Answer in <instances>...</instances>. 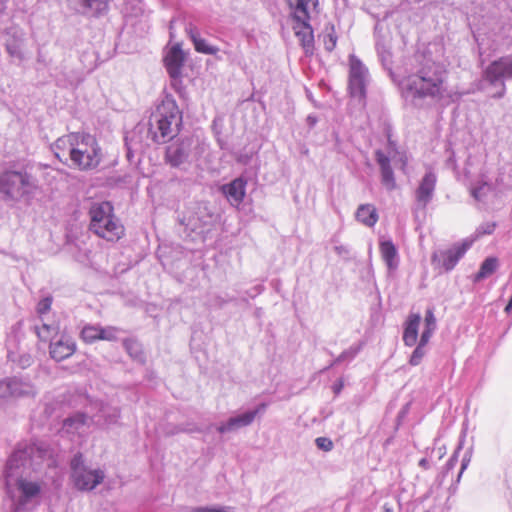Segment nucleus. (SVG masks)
<instances>
[{"label": "nucleus", "mask_w": 512, "mask_h": 512, "mask_svg": "<svg viewBox=\"0 0 512 512\" xmlns=\"http://www.w3.org/2000/svg\"><path fill=\"white\" fill-rule=\"evenodd\" d=\"M56 158L80 171L99 166L103 153L97 139L88 133L72 132L59 137L52 145Z\"/></svg>", "instance_id": "f257e3e1"}, {"label": "nucleus", "mask_w": 512, "mask_h": 512, "mask_svg": "<svg viewBox=\"0 0 512 512\" xmlns=\"http://www.w3.org/2000/svg\"><path fill=\"white\" fill-rule=\"evenodd\" d=\"M448 70L435 61H426L407 78L406 89L413 98L431 99L435 102L451 103L453 93L446 87Z\"/></svg>", "instance_id": "f03ea898"}, {"label": "nucleus", "mask_w": 512, "mask_h": 512, "mask_svg": "<svg viewBox=\"0 0 512 512\" xmlns=\"http://www.w3.org/2000/svg\"><path fill=\"white\" fill-rule=\"evenodd\" d=\"M182 113L176 101L166 96L157 106L150 120V133L155 143L163 144L173 139L180 130Z\"/></svg>", "instance_id": "7ed1b4c3"}, {"label": "nucleus", "mask_w": 512, "mask_h": 512, "mask_svg": "<svg viewBox=\"0 0 512 512\" xmlns=\"http://www.w3.org/2000/svg\"><path fill=\"white\" fill-rule=\"evenodd\" d=\"M89 230L107 242H118L125 236V227L108 201L94 203L89 209Z\"/></svg>", "instance_id": "20e7f679"}, {"label": "nucleus", "mask_w": 512, "mask_h": 512, "mask_svg": "<svg viewBox=\"0 0 512 512\" xmlns=\"http://www.w3.org/2000/svg\"><path fill=\"white\" fill-rule=\"evenodd\" d=\"M35 189V181L26 170L7 169L0 173V197L4 202H19Z\"/></svg>", "instance_id": "39448f33"}, {"label": "nucleus", "mask_w": 512, "mask_h": 512, "mask_svg": "<svg viewBox=\"0 0 512 512\" xmlns=\"http://www.w3.org/2000/svg\"><path fill=\"white\" fill-rule=\"evenodd\" d=\"M317 6L318 0H298L294 12H292V18L296 23L293 26V30L306 54H312L314 50L313 30L309 25V9L311 7L315 9Z\"/></svg>", "instance_id": "423d86ee"}, {"label": "nucleus", "mask_w": 512, "mask_h": 512, "mask_svg": "<svg viewBox=\"0 0 512 512\" xmlns=\"http://www.w3.org/2000/svg\"><path fill=\"white\" fill-rule=\"evenodd\" d=\"M71 470L74 485L82 491L93 490L104 479V472L102 470H91L85 466L81 453L76 454L71 460Z\"/></svg>", "instance_id": "0eeeda50"}, {"label": "nucleus", "mask_w": 512, "mask_h": 512, "mask_svg": "<svg viewBox=\"0 0 512 512\" xmlns=\"http://www.w3.org/2000/svg\"><path fill=\"white\" fill-rule=\"evenodd\" d=\"M469 248L466 242L455 244L451 248L443 251L433 253L431 260L432 264L444 271L452 270L458 261L464 256Z\"/></svg>", "instance_id": "6e6552de"}, {"label": "nucleus", "mask_w": 512, "mask_h": 512, "mask_svg": "<svg viewBox=\"0 0 512 512\" xmlns=\"http://www.w3.org/2000/svg\"><path fill=\"white\" fill-rule=\"evenodd\" d=\"M118 329L116 327H102L86 324L80 331L79 337L86 344H92L99 340L116 341Z\"/></svg>", "instance_id": "1a4fd4ad"}, {"label": "nucleus", "mask_w": 512, "mask_h": 512, "mask_svg": "<svg viewBox=\"0 0 512 512\" xmlns=\"http://www.w3.org/2000/svg\"><path fill=\"white\" fill-rule=\"evenodd\" d=\"M76 342L66 333L61 334L59 339L51 341L49 353L51 358L56 361H62L71 357L76 352Z\"/></svg>", "instance_id": "9d476101"}, {"label": "nucleus", "mask_w": 512, "mask_h": 512, "mask_svg": "<svg viewBox=\"0 0 512 512\" xmlns=\"http://www.w3.org/2000/svg\"><path fill=\"white\" fill-rule=\"evenodd\" d=\"M185 62V53L181 49V44H174L164 57V65L169 76L177 79L181 76V70Z\"/></svg>", "instance_id": "9b49d317"}, {"label": "nucleus", "mask_w": 512, "mask_h": 512, "mask_svg": "<svg viewBox=\"0 0 512 512\" xmlns=\"http://www.w3.org/2000/svg\"><path fill=\"white\" fill-rule=\"evenodd\" d=\"M436 183L437 176L432 171H427L420 180L415 191V197L422 207H426V205L431 201L436 188Z\"/></svg>", "instance_id": "f8f14e48"}, {"label": "nucleus", "mask_w": 512, "mask_h": 512, "mask_svg": "<svg viewBox=\"0 0 512 512\" xmlns=\"http://www.w3.org/2000/svg\"><path fill=\"white\" fill-rule=\"evenodd\" d=\"M349 88L353 95L363 96L365 93V68L358 60L350 62Z\"/></svg>", "instance_id": "ddd939ff"}, {"label": "nucleus", "mask_w": 512, "mask_h": 512, "mask_svg": "<svg viewBox=\"0 0 512 512\" xmlns=\"http://www.w3.org/2000/svg\"><path fill=\"white\" fill-rule=\"evenodd\" d=\"M189 145L184 141L170 144L166 148L165 162L170 166L180 167L188 158Z\"/></svg>", "instance_id": "4468645a"}, {"label": "nucleus", "mask_w": 512, "mask_h": 512, "mask_svg": "<svg viewBox=\"0 0 512 512\" xmlns=\"http://www.w3.org/2000/svg\"><path fill=\"white\" fill-rule=\"evenodd\" d=\"M376 161L380 167L381 172V181L382 184L388 190H394L396 188V181L394 177V173L392 167L390 165V159L385 153L381 150H377L375 152Z\"/></svg>", "instance_id": "2eb2a0df"}, {"label": "nucleus", "mask_w": 512, "mask_h": 512, "mask_svg": "<svg viewBox=\"0 0 512 512\" xmlns=\"http://www.w3.org/2000/svg\"><path fill=\"white\" fill-rule=\"evenodd\" d=\"M246 181L236 178L231 183L221 187L222 193L232 205H239L245 197Z\"/></svg>", "instance_id": "dca6fc26"}, {"label": "nucleus", "mask_w": 512, "mask_h": 512, "mask_svg": "<svg viewBox=\"0 0 512 512\" xmlns=\"http://www.w3.org/2000/svg\"><path fill=\"white\" fill-rule=\"evenodd\" d=\"M264 407H265V405L262 404L259 406V408H257L254 411L246 412L242 415L230 418L226 424H223L218 427V431L220 433H224V432H227V431L239 428V427H244V426L251 424L253 422V420L255 419L256 415L259 413V411L261 409H264Z\"/></svg>", "instance_id": "f3484780"}, {"label": "nucleus", "mask_w": 512, "mask_h": 512, "mask_svg": "<svg viewBox=\"0 0 512 512\" xmlns=\"http://www.w3.org/2000/svg\"><path fill=\"white\" fill-rule=\"evenodd\" d=\"M186 32L198 53L216 55L219 52L218 47L210 45L204 38L200 36L198 29L195 26L190 25L186 29Z\"/></svg>", "instance_id": "a211bd4d"}, {"label": "nucleus", "mask_w": 512, "mask_h": 512, "mask_svg": "<svg viewBox=\"0 0 512 512\" xmlns=\"http://www.w3.org/2000/svg\"><path fill=\"white\" fill-rule=\"evenodd\" d=\"M421 317L419 314H409L404 325L403 342L406 346L412 347L418 339V329Z\"/></svg>", "instance_id": "6ab92c4d"}, {"label": "nucleus", "mask_w": 512, "mask_h": 512, "mask_svg": "<svg viewBox=\"0 0 512 512\" xmlns=\"http://www.w3.org/2000/svg\"><path fill=\"white\" fill-rule=\"evenodd\" d=\"M356 218L362 224L372 227L378 221L377 210L371 204L360 205L356 212Z\"/></svg>", "instance_id": "aec40b11"}, {"label": "nucleus", "mask_w": 512, "mask_h": 512, "mask_svg": "<svg viewBox=\"0 0 512 512\" xmlns=\"http://www.w3.org/2000/svg\"><path fill=\"white\" fill-rule=\"evenodd\" d=\"M17 488L25 500L37 497L41 493V483L26 478L17 480Z\"/></svg>", "instance_id": "412c9836"}, {"label": "nucleus", "mask_w": 512, "mask_h": 512, "mask_svg": "<svg viewBox=\"0 0 512 512\" xmlns=\"http://www.w3.org/2000/svg\"><path fill=\"white\" fill-rule=\"evenodd\" d=\"M379 250L381 257L387 264L388 268H395L397 266V249L393 242L390 240L380 242Z\"/></svg>", "instance_id": "4be33fe9"}, {"label": "nucleus", "mask_w": 512, "mask_h": 512, "mask_svg": "<svg viewBox=\"0 0 512 512\" xmlns=\"http://www.w3.org/2000/svg\"><path fill=\"white\" fill-rule=\"evenodd\" d=\"M499 261L496 257H487L481 264L475 275V281H480L492 275L498 268Z\"/></svg>", "instance_id": "5701e85b"}, {"label": "nucleus", "mask_w": 512, "mask_h": 512, "mask_svg": "<svg viewBox=\"0 0 512 512\" xmlns=\"http://www.w3.org/2000/svg\"><path fill=\"white\" fill-rule=\"evenodd\" d=\"M507 72V64L505 61L503 60H498V61H494L493 63H491L487 70H486V75H487V78L490 80V81H495L499 78H501L502 76H504Z\"/></svg>", "instance_id": "b1692460"}, {"label": "nucleus", "mask_w": 512, "mask_h": 512, "mask_svg": "<svg viewBox=\"0 0 512 512\" xmlns=\"http://www.w3.org/2000/svg\"><path fill=\"white\" fill-rule=\"evenodd\" d=\"M424 322L425 329L421 337H423V343H428L436 328V318L434 316V310L432 308L426 310Z\"/></svg>", "instance_id": "393cba45"}, {"label": "nucleus", "mask_w": 512, "mask_h": 512, "mask_svg": "<svg viewBox=\"0 0 512 512\" xmlns=\"http://www.w3.org/2000/svg\"><path fill=\"white\" fill-rule=\"evenodd\" d=\"M86 423V416L84 414H76L73 417L67 418L63 426L68 430H77L84 426Z\"/></svg>", "instance_id": "a878e982"}, {"label": "nucleus", "mask_w": 512, "mask_h": 512, "mask_svg": "<svg viewBox=\"0 0 512 512\" xmlns=\"http://www.w3.org/2000/svg\"><path fill=\"white\" fill-rule=\"evenodd\" d=\"M387 146H388V150H389V153H395V154H399V161L401 163V169L403 171H405L406 169V166L408 164V157L406 155L405 152H402V153H399L397 151V144L396 142L392 139L391 135L388 134L387 135Z\"/></svg>", "instance_id": "bb28decb"}, {"label": "nucleus", "mask_w": 512, "mask_h": 512, "mask_svg": "<svg viewBox=\"0 0 512 512\" xmlns=\"http://www.w3.org/2000/svg\"><path fill=\"white\" fill-rule=\"evenodd\" d=\"M426 345H427V343H423V337H420L419 344L415 348V350L413 351V353L410 357V360H409L410 365L417 366L421 363V361L425 355L424 347Z\"/></svg>", "instance_id": "cd10ccee"}, {"label": "nucleus", "mask_w": 512, "mask_h": 512, "mask_svg": "<svg viewBox=\"0 0 512 512\" xmlns=\"http://www.w3.org/2000/svg\"><path fill=\"white\" fill-rule=\"evenodd\" d=\"M82 5L86 9H95L96 14L107 9V1L102 0H83Z\"/></svg>", "instance_id": "c85d7f7f"}, {"label": "nucleus", "mask_w": 512, "mask_h": 512, "mask_svg": "<svg viewBox=\"0 0 512 512\" xmlns=\"http://www.w3.org/2000/svg\"><path fill=\"white\" fill-rule=\"evenodd\" d=\"M337 36L335 34L334 27L332 26L330 32L324 38V46L327 51H332L336 47Z\"/></svg>", "instance_id": "c756f323"}, {"label": "nucleus", "mask_w": 512, "mask_h": 512, "mask_svg": "<svg viewBox=\"0 0 512 512\" xmlns=\"http://www.w3.org/2000/svg\"><path fill=\"white\" fill-rule=\"evenodd\" d=\"M55 330L52 326L45 323L35 329L37 336L43 341H47Z\"/></svg>", "instance_id": "7c9ffc66"}, {"label": "nucleus", "mask_w": 512, "mask_h": 512, "mask_svg": "<svg viewBox=\"0 0 512 512\" xmlns=\"http://www.w3.org/2000/svg\"><path fill=\"white\" fill-rule=\"evenodd\" d=\"M316 446L325 452H329L333 449V442L327 437H318L315 440Z\"/></svg>", "instance_id": "2f4dec72"}, {"label": "nucleus", "mask_w": 512, "mask_h": 512, "mask_svg": "<svg viewBox=\"0 0 512 512\" xmlns=\"http://www.w3.org/2000/svg\"><path fill=\"white\" fill-rule=\"evenodd\" d=\"M52 305V298L46 297L41 299L37 304V313L40 315L46 314Z\"/></svg>", "instance_id": "473e14b6"}, {"label": "nucleus", "mask_w": 512, "mask_h": 512, "mask_svg": "<svg viewBox=\"0 0 512 512\" xmlns=\"http://www.w3.org/2000/svg\"><path fill=\"white\" fill-rule=\"evenodd\" d=\"M191 512H233L230 507H196Z\"/></svg>", "instance_id": "72a5a7b5"}, {"label": "nucleus", "mask_w": 512, "mask_h": 512, "mask_svg": "<svg viewBox=\"0 0 512 512\" xmlns=\"http://www.w3.org/2000/svg\"><path fill=\"white\" fill-rule=\"evenodd\" d=\"M487 187H488L487 183H482L480 186L473 188L471 191L472 196L476 200H480L482 198V196L484 195V189Z\"/></svg>", "instance_id": "f704fd0d"}, {"label": "nucleus", "mask_w": 512, "mask_h": 512, "mask_svg": "<svg viewBox=\"0 0 512 512\" xmlns=\"http://www.w3.org/2000/svg\"><path fill=\"white\" fill-rule=\"evenodd\" d=\"M419 466L422 467L423 469H428L429 468V462L426 458H422L420 461H419Z\"/></svg>", "instance_id": "c9c22d12"}, {"label": "nucleus", "mask_w": 512, "mask_h": 512, "mask_svg": "<svg viewBox=\"0 0 512 512\" xmlns=\"http://www.w3.org/2000/svg\"><path fill=\"white\" fill-rule=\"evenodd\" d=\"M511 309H512V295H511V298H510L508 304L505 307V312L509 313L511 311Z\"/></svg>", "instance_id": "e433bc0d"}, {"label": "nucleus", "mask_w": 512, "mask_h": 512, "mask_svg": "<svg viewBox=\"0 0 512 512\" xmlns=\"http://www.w3.org/2000/svg\"><path fill=\"white\" fill-rule=\"evenodd\" d=\"M289 7L294 11L295 5L293 4V0H287ZM298 3V0H296V4Z\"/></svg>", "instance_id": "4c0bfd02"}]
</instances>
